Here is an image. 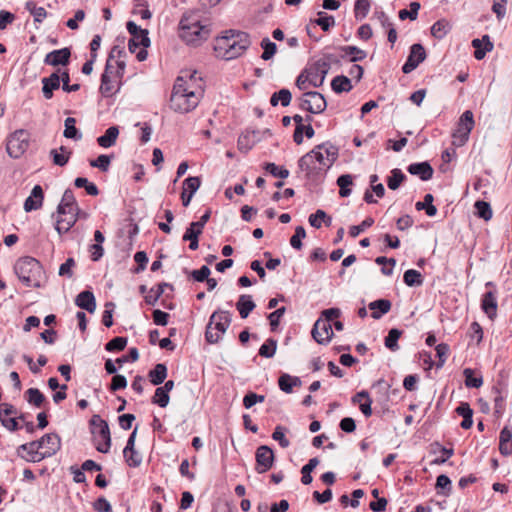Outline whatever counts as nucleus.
I'll use <instances>...</instances> for the list:
<instances>
[{"instance_id":"1","label":"nucleus","mask_w":512,"mask_h":512,"mask_svg":"<svg viewBox=\"0 0 512 512\" xmlns=\"http://www.w3.org/2000/svg\"><path fill=\"white\" fill-rule=\"evenodd\" d=\"M338 149L330 143L316 146L311 152L304 155L299 161V167L308 176L325 173L336 161Z\"/></svg>"},{"instance_id":"2","label":"nucleus","mask_w":512,"mask_h":512,"mask_svg":"<svg viewBox=\"0 0 512 512\" xmlns=\"http://www.w3.org/2000/svg\"><path fill=\"white\" fill-rule=\"evenodd\" d=\"M249 35L245 32L229 30L217 37L214 44L216 56L224 60L239 57L249 47Z\"/></svg>"},{"instance_id":"3","label":"nucleus","mask_w":512,"mask_h":512,"mask_svg":"<svg viewBox=\"0 0 512 512\" xmlns=\"http://www.w3.org/2000/svg\"><path fill=\"white\" fill-rule=\"evenodd\" d=\"M208 25L201 23L198 12H185L179 22V37L188 45L198 46L210 36Z\"/></svg>"},{"instance_id":"4","label":"nucleus","mask_w":512,"mask_h":512,"mask_svg":"<svg viewBox=\"0 0 512 512\" xmlns=\"http://www.w3.org/2000/svg\"><path fill=\"white\" fill-rule=\"evenodd\" d=\"M14 272L26 287H41L43 268L37 259L31 256L20 257L14 264Z\"/></svg>"},{"instance_id":"5","label":"nucleus","mask_w":512,"mask_h":512,"mask_svg":"<svg viewBox=\"0 0 512 512\" xmlns=\"http://www.w3.org/2000/svg\"><path fill=\"white\" fill-rule=\"evenodd\" d=\"M329 69L330 64L325 60H318L312 64H309L298 76L296 80L297 87L300 90H306L309 87L321 86Z\"/></svg>"},{"instance_id":"6","label":"nucleus","mask_w":512,"mask_h":512,"mask_svg":"<svg viewBox=\"0 0 512 512\" xmlns=\"http://www.w3.org/2000/svg\"><path fill=\"white\" fill-rule=\"evenodd\" d=\"M182 78H177L170 97V108L175 112L188 113L195 109L199 103L197 94L182 88Z\"/></svg>"},{"instance_id":"7","label":"nucleus","mask_w":512,"mask_h":512,"mask_svg":"<svg viewBox=\"0 0 512 512\" xmlns=\"http://www.w3.org/2000/svg\"><path fill=\"white\" fill-rule=\"evenodd\" d=\"M231 324L228 311H215L206 326L205 339L210 344L218 343Z\"/></svg>"},{"instance_id":"8","label":"nucleus","mask_w":512,"mask_h":512,"mask_svg":"<svg viewBox=\"0 0 512 512\" xmlns=\"http://www.w3.org/2000/svg\"><path fill=\"white\" fill-rule=\"evenodd\" d=\"M95 447L100 453H108L111 447V435L108 423L99 415H93L89 421Z\"/></svg>"},{"instance_id":"9","label":"nucleus","mask_w":512,"mask_h":512,"mask_svg":"<svg viewBox=\"0 0 512 512\" xmlns=\"http://www.w3.org/2000/svg\"><path fill=\"white\" fill-rule=\"evenodd\" d=\"M475 126L473 112L466 110L460 116L457 127L452 133V144L456 147L464 146L468 140L471 131Z\"/></svg>"},{"instance_id":"10","label":"nucleus","mask_w":512,"mask_h":512,"mask_svg":"<svg viewBox=\"0 0 512 512\" xmlns=\"http://www.w3.org/2000/svg\"><path fill=\"white\" fill-rule=\"evenodd\" d=\"M29 147V134L25 130H17L10 135L6 151L11 158H20Z\"/></svg>"},{"instance_id":"11","label":"nucleus","mask_w":512,"mask_h":512,"mask_svg":"<svg viewBox=\"0 0 512 512\" xmlns=\"http://www.w3.org/2000/svg\"><path fill=\"white\" fill-rule=\"evenodd\" d=\"M211 216V210L208 209L196 222H191L189 227L182 237L183 241H189V248L191 250H197L199 247V236L202 234L206 223L209 221Z\"/></svg>"},{"instance_id":"12","label":"nucleus","mask_w":512,"mask_h":512,"mask_svg":"<svg viewBox=\"0 0 512 512\" xmlns=\"http://www.w3.org/2000/svg\"><path fill=\"white\" fill-rule=\"evenodd\" d=\"M126 28L132 36L128 41V48L131 53H134L139 46L149 47L150 39L146 29H142L133 21H128Z\"/></svg>"},{"instance_id":"13","label":"nucleus","mask_w":512,"mask_h":512,"mask_svg":"<svg viewBox=\"0 0 512 512\" xmlns=\"http://www.w3.org/2000/svg\"><path fill=\"white\" fill-rule=\"evenodd\" d=\"M300 107L312 114H319L326 109L327 103L322 94L311 91L303 94L300 99Z\"/></svg>"},{"instance_id":"14","label":"nucleus","mask_w":512,"mask_h":512,"mask_svg":"<svg viewBox=\"0 0 512 512\" xmlns=\"http://www.w3.org/2000/svg\"><path fill=\"white\" fill-rule=\"evenodd\" d=\"M18 410L15 406L9 403L0 404V421L1 424L9 431H17L20 429L16 415Z\"/></svg>"},{"instance_id":"15","label":"nucleus","mask_w":512,"mask_h":512,"mask_svg":"<svg viewBox=\"0 0 512 512\" xmlns=\"http://www.w3.org/2000/svg\"><path fill=\"white\" fill-rule=\"evenodd\" d=\"M38 442L44 459L54 456L61 449V438L55 432L43 435Z\"/></svg>"},{"instance_id":"16","label":"nucleus","mask_w":512,"mask_h":512,"mask_svg":"<svg viewBox=\"0 0 512 512\" xmlns=\"http://www.w3.org/2000/svg\"><path fill=\"white\" fill-rule=\"evenodd\" d=\"M311 335L318 344L327 345L333 337L332 324L328 323L327 320L317 319Z\"/></svg>"},{"instance_id":"17","label":"nucleus","mask_w":512,"mask_h":512,"mask_svg":"<svg viewBox=\"0 0 512 512\" xmlns=\"http://www.w3.org/2000/svg\"><path fill=\"white\" fill-rule=\"evenodd\" d=\"M256 458V471L258 473L267 472L273 465L274 453L267 445H262L257 448L255 453Z\"/></svg>"},{"instance_id":"18","label":"nucleus","mask_w":512,"mask_h":512,"mask_svg":"<svg viewBox=\"0 0 512 512\" xmlns=\"http://www.w3.org/2000/svg\"><path fill=\"white\" fill-rule=\"evenodd\" d=\"M18 455L28 462H40L44 459L38 440L22 444L17 449Z\"/></svg>"},{"instance_id":"19","label":"nucleus","mask_w":512,"mask_h":512,"mask_svg":"<svg viewBox=\"0 0 512 512\" xmlns=\"http://www.w3.org/2000/svg\"><path fill=\"white\" fill-rule=\"evenodd\" d=\"M426 58V52L421 44H413L410 48V54L402 67L405 74L412 72Z\"/></svg>"},{"instance_id":"20","label":"nucleus","mask_w":512,"mask_h":512,"mask_svg":"<svg viewBox=\"0 0 512 512\" xmlns=\"http://www.w3.org/2000/svg\"><path fill=\"white\" fill-rule=\"evenodd\" d=\"M177 78H182V88L187 89L188 91H193L195 94H197V98L200 101V98L202 96L203 90L201 86V77L198 76V73L196 71L194 72H182L180 76Z\"/></svg>"},{"instance_id":"21","label":"nucleus","mask_w":512,"mask_h":512,"mask_svg":"<svg viewBox=\"0 0 512 512\" xmlns=\"http://www.w3.org/2000/svg\"><path fill=\"white\" fill-rule=\"evenodd\" d=\"M71 57L70 48L65 47L59 50H53L49 52L45 58L44 63L46 65L58 66V65H67L69 63Z\"/></svg>"},{"instance_id":"22","label":"nucleus","mask_w":512,"mask_h":512,"mask_svg":"<svg viewBox=\"0 0 512 512\" xmlns=\"http://www.w3.org/2000/svg\"><path fill=\"white\" fill-rule=\"evenodd\" d=\"M497 307V290H489L485 292L481 300V308L484 313L490 319H494L497 315Z\"/></svg>"},{"instance_id":"23","label":"nucleus","mask_w":512,"mask_h":512,"mask_svg":"<svg viewBox=\"0 0 512 512\" xmlns=\"http://www.w3.org/2000/svg\"><path fill=\"white\" fill-rule=\"evenodd\" d=\"M77 211L66 212V214H58L59 218L56 221L55 229L56 231L62 235L67 233L77 222L78 220Z\"/></svg>"},{"instance_id":"24","label":"nucleus","mask_w":512,"mask_h":512,"mask_svg":"<svg viewBox=\"0 0 512 512\" xmlns=\"http://www.w3.org/2000/svg\"><path fill=\"white\" fill-rule=\"evenodd\" d=\"M60 72L61 70L58 69L49 77L42 78V93L45 99H51L53 97V91L60 88Z\"/></svg>"},{"instance_id":"25","label":"nucleus","mask_w":512,"mask_h":512,"mask_svg":"<svg viewBox=\"0 0 512 512\" xmlns=\"http://www.w3.org/2000/svg\"><path fill=\"white\" fill-rule=\"evenodd\" d=\"M44 199V192L40 185H35L30 196L24 202V210L31 212L41 208Z\"/></svg>"},{"instance_id":"26","label":"nucleus","mask_w":512,"mask_h":512,"mask_svg":"<svg viewBox=\"0 0 512 512\" xmlns=\"http://www.w3.org/2000/svg\"><path fill=\"white\" fill-rule=\"evenodd\" d=\"M258 133L254 130H246L243 132L239 137L237 141V147L239 151L243 153H247L250 151L254 145L259 141Z\"/></svg>"},{"instance_id":"27","label":"nucleus","mask_w":512,"mask_h":512,"mask_svg":"<svg viewBox=\"0 0 512 512\" xmlns=\"http://www.w3.org/2000/svg\"><path fill=\"white\" fill-rule=\"evenodd\" d=\"M71 211L79 212L80 209L77 205L73 191L71 189H66L62 196L61 202L59 203V205L57 207V213L58 214H66V212H71Z\"/></svg>"},{"instance_id":"28","label":"nucleus","mask_w":512,"mask_h":512,"mask_svg":"<svg viewBox=\"0 0 512 512\" xmlns=\"http://www.w3.org/2000/svg\"><path fill=\"white\" fill-rule=\"evenodd\" d=\"M75 304L89 313H93L96 310L94 294L89 290L80 292L76 297Z\"/></svg>"},{"instance_id":"29","label":"nucleus","mask_w":512,"mask_h":512,"mask_svg":"<svg viewBox=\"0 0 512 512\" xmlns=\"http://www.w3.org/2000/svg\"><path fill=\"white\" fill-rule=\"evenodd\" d=\"M408 172L418 176L423 181H427L433 176V168L428 162L410 164L408 166Z\"/></svg>"},{"instance_id":"30","label":"nucleus","mask_w":512,"mask_h":512,"mask_svg":"<svg viewBox=\"0 0 512 512\" xmlns=\"http://www.w3.org/2000/svg\"><path fill=\"white\" fill-rule=\"evenodd\" d=\"M472 46L475 48L474 57L477 60L483 59L486 53L493 49V44L488 35H484L482 39H473Z\"/></svg>"},{"instance_id":"31","label":"nucleus","mask_w":512,"mask_h":512,"mask_svg":"<svg viewBox=\"0 0 512 512\" xmlns=\"http://www.w3.org/2000/svg\"><path fill=\"white\" fill-rule=\"evenodd\" d=\"M168 288L170 291L174 290V287L172 284L167 282H161L157 284L156 288H151L149 290V293L145 295L144 300L148 305L154 306L159 298L164 294L165 289Z\"/></svg>"},{"instance_id":"32","label":"nucleus","mask_w":512,"mask_h":512,"mask_svg":"<svg viewBox=\"0 0 512 512\" xmlns=\"http://www.w3.org/2000/svg\"><path fill=\"white\" fill-rule=\"evenodd\" d=\"M499 451L505 456L512 454V430L507 426L500 432Z\"/></svg>"},{"instance_id":"33","label":"nucleus","mask_w":512,"mask_h":512,"mask_svg":"<svg viewBox=\"0 0 512 512\" xmlns=\"http://www.w3.org/2000/svg\"><path fill=\"white\" fill-rule=\"evenodd\" d=\"M391 302L387 299H379L370 302L368 307L372 311L371 316L374 319H380L384 314L388 313L391 309Z\"/></svg>"},{"instance_id":"34","label":"nucleus","mask_w":512,"mask_h":512,"mask_svg":"<svg viewBox=\"0 0 512 512\" xmlns=\"http://www.w3.org/2000/svg\"><path fill=\"white\" fill-rule=\"evenodd\" d=\"M109 61H106L104 72L101 76V85L100 92L104 97H110L115 93L114 85L111 80V76H109Z\"/></svg>"},{"instance_id":"35","label":"nucleus","mask_w":512,"mask_h":512,"mask_svg":"<svg viewBox=\"0 0 512 512\" xmlns=\"http://www.w3.org/2000/svg\"><path fill=\"white\" fill-rule=\"evenodd\" d=\"M119 135V129L117 126L109 127L105 133L97 138V143L103 148H109L113 146Z\"/></svg>"},{"instance_id":"36","label":"nucleus","mask_w":512,"mask_h":512,"mask_svg":"<svg viewBox=\"0 0 512 512\" xmlns=\"http://www.w3.org/2000/svg\"><path fill=\"white\" fill-rule=\"evenodd\" d=\"M255 303L250 295H241L236 303L241 318L245 319L254 310Z\"/></svg>"},{"instance_id":"37","label":"nucleus","mask_w":512,"mask_h":512,"mask_svg":"<svg viewBox=\"0 0 512 512\" xmlns=\"http://www.w3.org/2000/svg\"><path fill=\"white\" fill-rule=\"evenodd\" d=\"M150 382L153 385L162 384L167 377V367L163 363H158L148 373Z\"/></svg>"},{"instance_id":"38","label":"nucleus","mask_w":512,"mask_h":512,"mask_svg":"<svg viewBox=\"0 0 512 512\" xmlns=\"http://www.w3.org/2000/svg\"><path fill=\"white\" fill-rule=\"evenodd\" d=\"M71 154L72 152L65 146H61L59 150L52 149L50 151L53 163L60 167H63L68 163Z\"/></svg>"},{"instance_id":"39","label":"nucleus","mask_w":512,"mask_h":512,"mask_svg":"<svg viewBox=\"0 0 512 512\" xmlns=\"http://www.w3.org/2000/svg\"><path fill=\"white\" fill-rule=\"evenodd\" d=\"M308 124L297 125L293 134V139L297 144L303 142V135L307 138H312L314 135V129L309 123L310 117H307Z\"/></svg>"},{"instance_id":"40","label":"nucleus","mask_w":512,"mask_h":512,"mask_svg":"<svg viewBox=\"0 0 512 512\" xmlns=\"http://www.w3.org/2000/svg\"><path fill=\"white\" fill-rule=\"evenodd\" d=\"M331 87L336 93L349 92L353 88L351 79L343 75L336 76L331 82Z\"/></svg>"},{"instance_id":"41","label":"nucleus","mask_w":512,"mask_h":512,"mask_svg":"<svg viewBox=\"0 0 512 512\" xmlns=\"http://www.w3.org/2000/svg\"><path fill=\"white\" fill-rule=\"evenodd\" d=\"M75 124H76L75 118L67 117L65 119V122H64L65 129L63 132V135L65 138L73 139V140H80L82 138V134L76 128Z\"/></svg>"},{"instance_id":"42","label":"nucleus","mask_w":512,"mask_h":512,"mask_svg":"<svg viewBox=\"0 0 512 512\" xmlns=\"http://www.w3.org/2000/svg\"><path fill=\"white\" fill-rule=\"evenodd\" d=\"M24 395L27 402L35 407L39 408L45 402V396L38 388H29Z\"/></svg>"},{"instance_id":"43","label":"nucleus","mask_w":512,"mask_h":512,"mask_svg":"<svg viewBox=\"0 0 512 512\" xmlns=\"http://www.w3.org/2000/svg\"><path fill=\"white\" fill-rule=\"evenodd\" d=\"M403 281L409 287H418L423 284V276L419 271L409 269L405 271Z\"/></svg>"},{"instance_id":"44","label":"nucleus","mask_w":512,"mask_h":512,"mask_svg":"<svg viewBox=\"0 0 512 512\" xmlns=\"http://www.w3.org/2000/svg\"><path fill=\"white\" fill-rule=\"evenodd\" d=\"M342 57L349 56L351 62L363 60L366 57V52L356 46L341 47Z\"/></svg>"},{"instance_id":"45","label":"nucleus","mask_w":512,"mask_h":512,"mask_svg":"<svg viewBox=\"0 0 512 512\" xmlns=\"http://www.w3.org/2000/svg\"><path fill=\"white\" fill-rule=\"evenodd\" d=\"M113 158V155L101 154L96 159L90 160L89 164L91 167L98 168L102 172H107Z\"/></svg>"},{"instance_id":"46","label":"nucleus","mask_w":512,"mask_h":512,"mask_svg":"<svg viewBox=\"0 0 512 512\" xmlns=\"http://www.w3.org/2000/svg\"><path fill=\"white\" fill-rule=\"evenodd\" d=\"M474 207L479 218H482L485 221H489L492 218L493 211L488 202L481 200L476 201Z\"/></svg>"},{"instance_id":"47","label":"nucleus","mask_w":512,"mask_h":512,"mask_svg":"<svg viewBox=\"0 0 512 512\" xmlns=\"http://www.w3.org/2000/svg\"><path fill=\"white\" fill-rule=\"evenodd\" d=\"M353 183V177L350 174H343L338 177L337 184L340 187L339 194L341 197H347L351 194V186Z\"/></svg>"},{"instance_id":"48","label":"nucleus","mask_w":512,"mask_h":512,"mask_svg":"<svg viewBox=\"0 0 512 512\" xmlns=\"http://www.w3.org/2000/svg\"><path fill=\"white\" fill-rule=\"evenodd\" d=\"M402 332L396 328L389 331L385 338V346L391 351H397L399 349L398 340L401 337Z\"/></svg>"},{"instance_id":"49","label":"nucleus","mask_w":512,"mask_h":512,"mask_svg":"<svg viewBox=\"0 0 512 512\" xmlns=\"http://www.w3.org/2000/svg\"><path fill=\"white\" fill-rule=\"evenodd\" d=\"M450 30L448 22L445 20H439L435 22L431 27V34L437 39H442Z\"/></svg>"},{"instance_id":"50","label":"nucleus","mask_w":512,"mask_h":512,"mask_svg":"<svg viewBox=\"0 0 512 512\" xmlns=\"http://www.w3.org/2000/svg\"><path fill=\"white\" fill-rule=\"evenodd\" d=\"M322 222H325L326 225L331 224V218L327 217L326 213L323 210H317L314 214L309 216V223L311 226L315 228H320Z\"/></svg>"},{"instance_id":"51","label":"nucleus","mask_w":512,"mask_h":512,"mask_svg":"<svg viewBox=\"0 0 512 512\" xmlns=\"http://www.w3.org/2000/svg\"><path fill=\"white\" fill-rule=\"evenodd\" d=\"M277 348V341L273 338H269L263 343L259 349V355L265 358H271L274 356Z\"/></svg>"},{"instance_id":"52","label":"nucleus","mask_w":512,"mask_h":512,"mask_svg":"<svg viewBox=\"0 0 512 512\" xmlns=\"http://www.w3.org/2000/svg\"><path fill=\"white\" fill-rule=\"evenodd\" d=\"M123 456L127 465L130 467L136 468L142 463V456L135 448H132L131 451L123 450Z\"/></svg>"},{"instance_id":"53","label":"nucleus","mask_w":512,"mask_h":512,"mask_svg":"<svg viewBox=\"0 0 512 512\" xmlns=\"http://www.w3.org/2000/svg\"><path fill=\"white\" fill-rule=\"evenodd\" d=\"M465 376V385L469 388H479L483 384V378L481 376L475 377L474 371L470 368H466L463 371Z\"/></svg>"},{"instance_id":"54","label":"nucleus","mask_w":512,"mask_h":512,"mask_svg":"<svg viewBox=\"0 0 512 512\" xmlns=\"http://www.w3.org/2000/svg\"><path fill=\"white\" fill-rule=\"evenodd\" d=\"M370 10V1L369 0H356L354 6V14L355 18L362 20L364 19Z\"/></svg>"},{"instance_id":"55","label":"nucleus","mask_w":512,"mask_h":512,"mask_svg":"<svg viewBox=\"0 0 512 512\" xmlns=\"http://www.w3.org/2000/svg\"><path fill=\"white\" fill-rule=\"evenodd\" d=\"M404 179L405 175L400 169H393L391 171V175L388 178L387 185L391 190H396Z\"/></svg>"},{"instance_id":"56","label":"nucleus","mask_w":512,"mask_h":512,"mask_svg":"<svg viewBox=\"0 0 512 512\" xmlns=\"http://www.w3.org/2000/svg\"><path fill=\"white\" fill-rule=\"evenodd\" d=\"M127 345V338L126 337H114L109 342L106 343L105 349L109 352L112 351H122L125 349Z\"/></svg>"},{"instance_id":"57","label":"nucleus","mask_w":512,"mask_h":512,"mask_svg":"<svg viewBox=\"0 0 512 512\" xmlns=\"http://www.w3.org/2000/svg\"><path fill=\"white\" fill-rule=\"evenodd\" d=\"M261 47L264 50L261 58L263 60H269L271 59L275 52H276V44L272 41H270L269 38H263L261 41Z\"/></svg>"},{"instance_id":"58","label":"nucleus","mask_w":512,"mask_h":512,"mask_svg":"<svg viewBox=\"0 0 512 512\" xmlns=\"http://www.w3.org/2000/svg\"><path fill=\"white\" fill-rule=\"evenodd\" d=\"M319 18L313 20L316 24V26H320L323 31H328L332 26L335 25V19L331 15H327L324 12H320Z\"/></svg>"},{"instance_id":"59","label":"nucleus","mask_w":512,"mask_h":512,"mask_svg":"<svg viewBox=\"0 0 512 512\" xmlns=\"http://www.w3.org/2000/svg\"><path fill=\"white\" fill-rule=\"evenodd\" d=\"M60 82H62V89L63 91L65 92H76L80 89V84H73V85H70L71 84V81H70V76H69V72L68 70H64L62 71L60 74Z\"/></svg>"},{"instance_id":"60","label":"nucleus","mask_w":512,"mask_h":512,"mask_svg":"<svg viewBox=\"0 0 512 512\" xmlns=\"http://www.w3.org/2000/svg\"><path fill=\"white\" fill-rule=\"evenodd\" d=\"M169 401V394L160 387L156 388L155 394L152 397V403L165 408L169 404Z\"/></svg>"},{"instance_id":"61","label":"nucleus","mask_w":512,"mask_h":512,"mask_svg":"<svg viewBox=\"0 0 512 512\" xmlns=\"http://www.w3.org/2000/svg\"><path fill=\"white\" fill-rule=\"evenodd\" d=\"M201 185V180L197 176H190L186 178L183 182V190L189 192L192 196L197 192Z\"/></svg>"},{"instance_id":"62","label":"nucleus","mask_w":512,"mask_h":512,"mask_svg":"<svg viewBox=\"0 0 512 512\" xmlns=\"http://www.w3.org/2000/svg\"><path fill=\"white\" fill-rule=\"evenodd\" d=\"M374 224V219L371 217H367L364 219L359 225L351 226L349 229V234L351 237H357L361 232L365 231L367 228L371 227Z\"/></svg>"},{"instance_id":"63","label":"nucleus","mask_w":512,"mask_h":512,"mask_svg":"<svg viewBox=\"0 0 512 512\" xmlns=\"http://www.w3.org/2000/svg\"><path fill=\"white\" fill-rule=\"evenodd\" d=\"M279 102L284 107L288 106V89L287 88H283L280 91L275 92L271 96L270 103L272 106H277Z\"/></svg>"},{"instance_id":"64","label":"nucleus","mask_w":512,"mask_h":512,"mask_svg":"<svg viewBox=\"0 0 512 512\" xmlns=\"http://www.w3.org/2000/svg\"><path fill=\"white\" fill-rule=\"evenodd\" d=\"M265 400L264 395H258L254 392H248L243 398V406L246 409H250L256 403H262Z\"/></svg>"}]
</instances>
